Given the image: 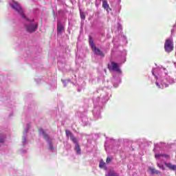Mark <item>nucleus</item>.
Instances as JSON below:
<instances>
[{
	"instance_id": "nucleus-20",
	"label": "nucleus",
	"mask_w": 176,
	"mask_h": 176,
	"mask_svg": "<svg viewBox=\"0 0 176 176\" xmlns=\"http://www.w3.org/2000/svg\"><path fill=\"white\" fill-rule=\"evenodd\" d=\"M111 160L109 157H107V160H106V163H111Z\"/></svg>"
},
{
	"instance_id": "nucleus-18",
	"label": "nucleus",
	"mask_w": 176,
	"mask_h": 176,
	"mask_svg": "<svg viewBox=\"0 0 176 176\" xmlns=\"http://www.w3.org/2000/svg\"><path fill=\"white\" fill-rule=\"evenodd\" d=\"M157 166L159 168H162V170H164L165 168H164V166L159 163L157 164Z\"/></svg>"
},
{
	"instance_id": "nucleus-2",
	"label": "nucleus",
	"mask_w": 176,
	"mask_h": 176,
	"mask_svg": "<svg viewBox=\"0 0 176 176\" xmlns=\"http://www.w3.org/2000/svg\"><path fill=\"white\" fill-rule=\"evenodd\" d=\"M164 50L166 53H171L173 50H174V44L173 43V41L170 39H167L164 43Z\"/></svg>"
},
{
	"instance_id": "nucleus-11",
	"label": "nucleus",
	"mask_w": 176,
	"mask_h": 176,
	"mask_svg": "<svg viewBox=\"0 0 176 176\" xmlns=\"http://www.w3.org/2000/svg\"><path fill=\"white\" fill-rule=\"evenodd\" d=\"M39 133L43 134L45 140H46L47 141L49 140V135H47V134H46L45 132H43V130H39Z\"/></svg>"
},
{
	"instance_id": "nucleus-9",
	"label": "nucleus",
	"mask_w": 176,
	"mask_h": 176,
	"mask_svg": "<svg viewBox=\"0 0 176 176\" xmlns=\"http://www.w3.org/2000/svg\"><path fill=\"white\" fill-rule=\"evenodd\" d=\"M148 170H149L150 171H151L152 175H155V174L157 175L158 174H162V172H160V171H159L158 170H156L155 168H152V167H149V168H148Z\"/></svg>"
},
{
	"instance_id": "nucleus-21",
	"label": "nucleus",
	"mask_w": 176,
	"mask_h": 176,
	"mask_svg": "<svg viewBox=\"0 0 176 176\" xmlns=\"http://www.w3.org/2000/svg\"><path fill=\"white\" fill-rule=\"evenodd\" d=\"M155 85L158 87V89H160V85L159 84V82H156Z\"/></svg>"
},
{
	"instance_id": "nucleus-19",
	"label": "nucleus",
	"mask_w": 176,
	"mask_h": 176,
	"mask_svg": "<svg viewBox=\"0 0 176 176\" xmlns=\"http://www.w3.org/2000/svg\"><path fill=\"white\" fill-rule=\"evenodd\" d=\"M80 19H82V20H85V19H86V16L85 15V13L80 12Z\"/></svg>"
},
{
	"instance_id": "nucleus-8",
	"label": "nucleus",
	"mask_w": 176,
	"mask_h": 176,
	"mask_svg": "<svg viewBox=\"0 0 176 176\" xmlns=\"http://www.w3.org/2000/svg\"><path fill=\"white\" fill-rule=\"evenodd\" d=\"M166 167L169 168V170H173V171H175L176 170V165H173L171 163H164Z\"/></svg>"
},
{
	"instance_id": "nucleus-17",
	"label": "nucleus",
	"mask_w": 176,
	"mask_h": 176,
	"mask_svg": "<svg viewBox=\"0 0 176 176\" xmlns=\"http://www.w3.org/2000/svg\"><path fill=\"white\" fill-rule=\"evenodd\" d=\"M160 156H162V157H167V155H157V154H156V155H155V157L156 159H157V157H160Z\"/></svg>"
},
{
	"instance_id": "nucleus-1",
	"label": "nucleus",
	"mask_w": 176,
	"mask_h": 176,
	"mask_svg": "<svg viewBox=\"0 0 176 176\" xmlns=\"http://www.w3.org/2000/svg\"><path fill=\"white\" fill-rule=\"evenodd\" d=\"M89 43L95 54H97V56H101V57H104V53H102L100 49L97 48V47H96L94 41H93V37H91V36H89Z\"/></svg>"
},
{
	"instance_id": "nucleus-10",
	"label": "nucleus",
	"mask_w": 176,
	"mask_h": 176,
	"mask_svg": "<svg viewBox=\"0 0 176 176\" xmlns=\"http://www.w3.org/2000/svg\"><path fill=\"white\" fill-rule=\"evenodd\" d=\"M75 151L77 153V155H80V146L79 145V144H76V146H75Z\"/></svg>"
},
{
	"instance_id": "nucleus-7",
	"label": "nucleus",
	"mask_w": 176,
	"mask_h": 176,
	"mask_svg": "<svg viewBox=\"0 0 176 176\" xmlns=\"http://www.w3.org/2000/svg\"><path fill=\"white\" fill-rule=\"evenodd\" d=\"M102 8L107 10V12H109L111 10V8H109V4H108V1L106 0L102 1Z\"/></svg>"
},
{
	"instance_id": "nucleus-16",
	"label": "nucleus",
	"mask_w": 176,
	"mask_h": 176,
	"mask_svg": "<svg viewBox=\"0 0 176 176\" xmlns=\"http://www.w3.org/2000/svg\"><path fill=\"white\" fill-rule=\"evenodd\" d=\"M48 149H50V151H53L54 149V148L53 147V144H52V142L49 143V147Z\"/></svg>"
},
{
	"instance_id": "nucleus-12",
	"label": "nucleus",
	"mask_w": 176,
	"mask_h": 176,
	"mask_svg": "<svg viewBox=\"0 0 176 176\" xmlns=\"http://www.w3.org/2000/svg\"><path fill=\"white\" fill-rule=\"evenodd\" d=\"M106 166H107V164H105V162H104V160H102L99 164L100 168H105Z\"/></svg>"
},
{
	"instance_id": "nucleus-4",
	"label": "nucleus",
	"mask_w": 176,
	"mask_h": 176,
	"mask_svg": "<svg viewBox=\"0 0 176 176\" xmlns=\"http://www.w3.org/2000/svg\"><path fill=\"white\" fill-rule=\"evenodd\" d=\"M108 69L109 71H116V72H122L120 70V68H119V66L118 65V63L115 62H111V64L107 65Z\"/></svg>"
},
{
	"instance_id": "nucleus-3",
	"label": "nucleus",
	"mask_w": 176,
	"mask_h": 176,
	"mask_svg": "<svg viewBox=\"0 0 176 176\" xmlns=\"http://www.w3.org/2000/svg\"><path fill=\"white\" fill-rule=\"evenodd\" d=\"M10 6L14 10H16V12L19 13V14H21L23 19H25V16L23 12V9H21V7L20 6V5H19V3H14L13 4H11Z\"/></svg>"
},
{
	"instance_id": "nucleus-5",
	"label": "nucleus",
	"mask_w": 176,
	"mask_h": 176,
	"mask_svg": "<svg viewBox=\"0 0 176 176\" xmlns=\"http://www.w3.org/2000/svg\"><path fill=\"white\" fill-rule=\"evenodd\" d=\"M25 27L28 32H35L38 30V24L36 23L25 24Z\"/></svg>"
},
{
	"instance_id": "nucleus-6",
	"label": "nucleus",
	"mask_w": 176,
	"mask_h": 176,
	"mask_svg": "<svg viewBox=\"0 0 176 176\" xmlns=\"http://www.w3.org/2000/svg\"><path fill=\"white\" fill-rule=\"evenodd\" d=\"M64 30H65V26H64V25H63V23H61L60 21H58L57 22V34L61 35Z\"/></svg>"
},
{
	"instance_id": "nucleus-14",
	"label": "nucleus",
	"mask_w": 176,
	"mask_h": 176,
	"mask_svg": "<svg viewBox=\"0 0 176 176\" xmlns=\"http://www.w3.org/2000/svg\"><path fill=\"white\" fill-rule=\"evenodd\" d=\"M65 134H66L67 137H70V138H71V137H72L74 135H72V133H71V131H68V130L65 131Z\"/></svg>"
},
{
	"instance_id": "nucleus-15",
	"label": "nucleus",
	"mask_w": 176,
	"mask_h": 176,
	"mask_svg": "<svg viewBox=\"0 0 176 176\" xmlns=\"http://www.w3.org/2000/svg\"><path fill=\"white\" fill-rule=\"evenodd\" d=\"M5 136L3 135H0V144H3L5 142Z\"/></svg>"
},
{
	"instance_id": "nucleus-13",
	"label": "nucleus",
	"mask_w": 176,
	"mask_h": 176,
	"mask_svg": "<svg viewBox=\"0 0 176 176\" xmlns=\"http://www.w3.org/2000/svg\"><path fill=\"white\" fill-rule=\"evenodd\" d=\"M70 140H72L74 144H76V145H77V144H79L78 143V140H76V138H75L74 135L70 138Z\"/></svg>"
}]
</instances>
